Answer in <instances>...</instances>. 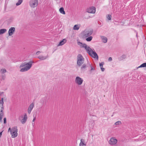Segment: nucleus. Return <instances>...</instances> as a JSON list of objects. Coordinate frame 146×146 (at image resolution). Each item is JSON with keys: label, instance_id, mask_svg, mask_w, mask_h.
<instances>
[{"label": "nucleus", "instance_id": "f257e3e1", "mask_svg": "<svg viewBox=\"0 0 146 146\" xmlns=\"http://www.w3.org/2000/svg\"><path fill=\"white\" fill-rule=\"evenodd\" d=\"M82 47L85 48L87 53L91 57L98 60V56L97 53L95 51H93L89 46H87L86 44H84Z\"/></svg>", "mask_w": 146, "mask_h": 146}, {"label": "nucleus", "instance_id": "f03ea898", "mask_svg": "<svg viewBox=\"0 0 146 146\" xmlns=\"http://www.w3.org/2000/svg\"><path fill=\"white\" fill-rule=\"evenodd\" d=\"M84 58L81 54H79L77 57V65L79 66H80L83 63Z\"/></svg>", "mask_w": 146, "mask_h": 146}, {"label": "nucleus", "instance_id": "7ed1b4c3", "mask_svg": "<svg viewBox=\"0 0 146 146\" xmlns=\"http://www.w3.org/2000/svg\"><path fill=\"white\" fill-rule=\"evenodd\" d=\"M29 3L31 7L34 8L37 6L38 1V0H30Z\"/></svg>", "mask_w": 146, "mask_h": 146}, {"label": "nucleus", "instance_id": "20e7f679", "mask_svg": "<svg viewBox=\"0 0 146 146\" xmlns=\"http://www.w3.org/2000/svg\"><path fill=\"white\" fill-rule=\"evenodd\" d=\"M76 83L78 85H81L83 82V80L79 76L76 77L75 80Z\"/></svg>", "mask_w": 146, "mask_h": 146}, {"label": "nucleus", "instance_id": "39448f33", "mask_svg": "<svg viewBox=\"0 0 146 146\" xmlns=\"http://www.w3.org/2000/svg\"><path fill=\"white\" fill-rule=\"evenodd\" d=\"M93 32V30L92 29L85 31L84 36L86 37H88L91 35L92 34Z\"/></svg>", "mask_w": 146, "mask_h": 146}, {"label": "nucleus", "instance_id": "423d86ee", "mask_svg": "<svg viewBox=\"0 0 146 146\" xmlns=\"http://www.w3.org/2000/svg\"><path fill=\"white\" fill-rule=\"evenodd\" d=\"M34 62L32 61H30L28 63L25 62L23 63H22L20 66V68L23 67H25L27 66H29V65H31L32 66V64L34 63Z\"/></svg>", "mask_w": 146, "mask_h": 146}, {"label": "nucleus", "instance_id": "0eeeda50", "mask_svg": "<svg viewBox=\"0 0 146 146\" xmlns=\"http://www.w3.org/2000/svg\"><path fill=\"white\" fill-rule=\"evenodd\" d=\"M32 66L31 65H29V66H26L25 67L21 68L20 70V71L21 72H24L27 71L30 69Z\"/></svg>", "mask_w": 146, "mask_h": 146}, {"label": "nucleus", "instance_id": "6e6552de", "mask_svg": "<svg viewBox=\"0 0 146 146\" xmlns=\"http://www.w3.org/2000/svg\"><path fill=\"white\" fill-rule=\"evenodd\" d=\"M87 12L88 13H94L96 12V8L94 7H92L87 9Z\"/></svg>", "mask_w": 146, "mask_h": 146}, {"label": "nucleus", "instance_id": "1a4fd4ad", "mask_svg": "<svg viewBox=\"0 0 146 146\" xmlns=\"http://www.w3.org/2000/svg\"><path fill=\"white\" fill-rule=\"evenodd\" d=\"M117 142V140L114 137H111L109 141V143L110 145H115Z\"/></svg>", "mask_w": 146, "mask_h": 146}, {"label": "nucleus", "instance_id": "9d476101", "mask_svg": "<svg viewBox=\"0 0 146 146\" xmlns=\"http://www.w3.org/2000/svg\"><path fill=\"white\" fill-rule=\"evenodd\" d=\"M15 30V28L14 27L10 28L8 31L9 35L11 36L13 34Z\"/></svg>", "mask_w": 146, "mask_h": 146}, {"label": "nucleus", "instance_id": "9b49d317", "mask_svg": "<svg viewBox=\"0 0 146 146\" xmlns=\"http://www.w3.org/2000/svg\"><path fill=\"white\" fill-rule=\"evenodd\" d=\"M34 103L33 102L31 103L29 106L28 109V112L29 114L30 113L31 110L33 109V107H34Z\"/></svg>", "mask_w": 146, "mask_h": 146}, {"label": "nucleus", "instance_id": "f8f14e48", "mask_svg": "<svg viewBox=\"0 0 146 146\" xmlns=\"http://www.w3.org/2000/svg\"><path fill=\"white\" fill-rule=\"evenodd\" d=\"M14 132H11L10 133L11 134V137L12 138H15L17 137L18 135V130H14Z\"/></svg>", "mask_w": 146, "mask_h": 146}, {"label": "nucleus", "instance_id": "ddd939ff", "mask_svg": "<svg viewBox=\"0 0 146 146\" xmlns=\"http://www.w3.org/2000/svg\"><path fill=\"white\" fill-rule=\"evenodd\" d=\"M27 114L25 113L24 115L23 118L21 121V123L22 124L25 123L26 122L27 119Z\"/></svg>", "mask_w": 146, "mask_h": 146}, {"label": "nucleus", "instance_id": "4468645a", "mask_svg": "<svg viewBox=\"0 0 146 146\" xmlns=\"http://www.w3.org/2000/svg\"><path fill=\"white\" fill-rule=\"evenodd\" d=\"M66 42V40L64 38L61 40L59 42L58 46H61L64 44Z\"/></svg>", "mask_w": 146, "mask_h": 146}, {"label": "nucleus", "instance_id": "2eb2a0df", "mask_svg": "<svg viewBox=\"0 0 146 146\" xmlns=\"http://www.w3.org/2000/svg\"><path fill=\"white\" fill-rule=\"evenodd\" d=\"M81 142L80 144V146H86V143L84 142V139H81L80 140Z\"/></svg>", "mask_w": 146, "mask_h": 146}, {"label": "nucleus", "instance_id": "dca6fc26", "mask_svg": "<svg viewBox=\"0 0 146 146\" xmlns=\"http://www.w3.org/2000/svg\"><path fill=\"white\" fill-rule=\"evenodd\" d=\"M101 38L103 42L104 43H105L107 42L108 39L106 37L104 36H101Z\"/></svg>", "mask_w": 146, "mask_h": 146}, {"label": "nucleus", "instance_id": "f3484780", "mask_svg": "<svg viewBox=\"0 0 146 146\" xmlns=\"http://www.w3.org/2000/svg\"><path fill=\"white\" fill-rule=\"evenodd\" d=\"M48 57L47 56H40L38 57V58L40 60H43L46 59Z\"/></svg>", "mask_w": 146, "mask_h": 146}, {"label": "nucleus", "instance_id": "a211bd4d", "mask_svg": "<svg viewBox=\"0 0 146 146\" xmlns=\"http://www.w3.org/2000/svg\"><path fill=\"white\" fill-rule=\"evenodd\" d=\"M60 12L62 14L65 15V12L64 10V8L63 7H61L59 10Z\"/></svg>", "mask_w": 146, "mask_h": 146}, {"label": "nucleus", "instance_id": "6ab92c4d", "mask_svg": "<svg viewBox=\"0 0 146 146\" xmlns=\"http://www.w3.org/2000/svg\"><path fill=\"white\" fill-rule=\"evenodd\" d=\"M7 31V30L5 29H0V35L3 34L5 33Z\"/></svg>", "mask_w": 146, "mask_h": 146}, {"label": "nucleus", "instance_id": "aec40b11", "mask_svg": "<svg viewBox=\"0 0 146 146\" xmlns=\"http://www.w3.org/2000/svg\"><path fill=\"white\" fill-rule=\"evenodd\" d=\"M4 104L3 98H2L0 101V107H3V104Z\"/></svg>", "mask_w": 146, "mask_h": 146}, {"label": "nucleus", "instance_id": "412c9836", "mask_svg": "<svg viewBox=\"0 0 146 146\" xmlns=\"http://www.w3.org/2000/svg\"><path fill=\"white\" fill-rule=\"evenodd\" d=\"M86 67V65L85 64H84L81 67V69L82 71L84 72V69H85Z\"/></svg>", "mask_w": 146, "mask_h": 146}, {"label": "nucleus", "instance_id": "4be33fe9", "mask_svg": "<svg viewBox=\"0 0 146 146\" xmlns=\"http://www.w3.org/2000/svg\"><path fill=\"white\" fill-rule=\"evenodd\" d=\"M18 130L17 127L16 126H14L12 128L11 130V132H14L15 131L14 130Z\"/></svg>", "mask_w": 146, "mask_h": 146}, {"label": "nucleus", "instance_id": "5701e85b", "mask_svg": "<svg viewBox=\"0 0 146 146\" xmlns=\"http://www.w3.org/2000/svg\"><path fill=\"white\" fill-rule=\"evenodd\" d=\"M92 39V36H89L88 38H87L86 40L87 41L89 42L91 41Z\"/></svg>", "mask_w": 146, "mask_h": 146}, {"label": "nucleus", "instance_id": "b1692460", "mask_svg": "<svg viewBox=\"0 0 146 146\" xmlns=\"http://www.w3.org/2000/svg\"><path fill=\"white\" fill-rule=\"evenodd\" d=\"M79 27L77 25H74L73 27V29L75 30H78L79 29Z\"/></svg>", "mask_w": 146, "mask_h": 146}, {"label": "nucleus", "instance_id": "393cba45", "mask_svg": "<svg viewBox=\"0 0 146 146\" xmlns=\"http://www.w3.org/2000/svg\"><path fill=\"white\" fill-rule=\"evenodd\" d=\"M4 115V113H0V121L2 122V119Z\"/></svg>", "mask_w": 146, "mask_h": 146}, {"label": "nucleus", "instance_id": "a878e982", "mask_svg": "<svg viewBox=\"0 0 146 146\" xmlns=\"http://www.w3.org/2000/svg\"><path fill=\"white\" fill-rule=\"evenodd\" d=\"M22 1V0H19L18 2L16 3V5L17 6H18L19 5L21 4Z\"/></svg>", "mask_w": 146, "mask_h": 146}, {"label": "nucleus", "instance_id": "bb28decb", "mask_svg": "<svg viewBox=\"0 0 146 146\" xmlns=\"http://www.w3.org/2000/svg\"><path fill=\"white\" fill-rule=\"evenodd\" d=\"M111 15L108 14L106 16V18L108 20H111Z\"/></svg>", "mask_w": 146, "mask_h": 146}, {"label": "nucleus", "instance_id": "cd10ccee", "mask_svg": "<svg viewBox=\"0 0 146 146\" xmlns=\"http://www.w3.org/2000/svg\"><path fill=\"white\" fill-rule=\"evenodd\" d=\"M126 58V56L125 55H122L120 58H119V60H122L123 58Z\"/></svg>", "mask_w": 146, "mask_h": 146}, {"label": "nucleus", "instance_id": "c85d7f7f", "mask_svg": "<svg viewBox=\"0 0 146 146\" xmlns=\"http://www.w3.org/2000/svg\"><path fill=\"white\" fill-rule=\"evenodd\" d=\"M120 124H121V122L120 121H118L115 123V124L116 125H119Z\"/></svg>", "mask_w": 146, "mask_h": 146}, {"label": "nucleus", "instance_id": "c756f323", "mask_svg": "<svg viewBox=\"0 0 146 146\" xmlns=\"http://www.w3.org/2000/svg\"><path fill=\"white\" fill-rule=\"evenodd\" d=\"M0 71L2 74H4L6 72V70L5 69H2Z\"/></svg>", "mask_w": 146, "mask_h": 146}, {"label": "nucleus", "instance_id": "7c9ffc66", "mask_svg": "<svg viewBox=\"0 0 146 146\" xmlns=\"http://www.w3.org/2000/svg\"><path fill=\"white\" fill-rule=\"evenodd\" d=\"M104 64V62H102L101 63H100L99 64V65L100 68L102 67L103 66V65Z\"/></svg>", "mask_w": 146, "mask_h": 146}, {"label": "nucleus", "instance_id": "2f4dec72", "mask_svg": "<svg viewBox=\"0 0 146 146\" xmlns=\"http://www.w3.org/2000/svg\"><path fill=\"white\" fill-rule=\"evenodd\" d=\"M141 66H142V67H146V62L142 64Z\"/></svg>", "mask_w": 146, "mask_h": 146}, {"label": "nucleus", "instance_id": "473e14b6", "mask_svg": "<svg viewBox=\"0 0 146 146\" xmlns=\"http://www.w3.org/2000/svg\"><path fill=\"white\" fill-rule=\"evenodd\" d=\"M90 67L91 69H90V71H91L92 70H95V68L93 67V66H90Z\"/></svg>", "mask_w": 146, "mask_h": 146}, {"label": "nucleus", "instance_id": "72a5a7b5", "mask_svg": "<svg viewBox=\"0 0 146 146\" xmlns=\"http://www.w3.org/2000/svg\"><path fill=\"white\" fill-rule=\"evenodd\" d=\"M4 123V124H6L7 123L6 121V117H5L3 119Z\"/></svg>", "mask_w": 146, "mask_h": 146}, {"label": "nucleus", "instance_id": "f704fd0d", "mask_svg": "<svg viewBox=\"0 0 146 146\" xmlns=\"http://www.w3.org/2000/svg\"><path fill=\"white\" fill-rule=\"evenodd\" d=\"M33 122L34 121H35V119H36V117L34 115H33Z\"/></svg>", "mask_w": 146, "mask_h": 146}, {"label": "nucleus", "instance_id": "c9c22d12", "mask_svg": "<svg viewBox=\"0 0 146 146\" xmlns=\"http://www.w3.org/2000/svg\"><path fill=\"white\" fill-rule=\"evenodd\" d=\"M2 79L3 80H4V79H5V76L4 75V74H2Z\"/></svg>", "mask_w": 146, "mask_h": 146}, {"label": "nucleus", "instance_id": "e433bc0d", "mask_svg": "<svg viewBox=\"0 0 146 146\" xmlns=\"http://www.w3.org/2000/svg\"><path fill=\"white\" fill-rule=\"evenodd\" d=\"M101 69L102 71V72L104 71V70H105V68H103V67H101Z\"/></svg>", "mask_w": 146, "mask_h": 146}, {"label": "nucleus", "instance_id": "4c0bfd02", "mask_svg": "<svg viewBox=\"0 0 146 146\" xmlns=\"http://www.w3.org/2000/svg\"><path fill=\"white\" fill-rule=\"evenodd\" d=\"M40 52H41L40 51H37L36 53V54L37 55H38L39 54H40Z\"/></svg>", "mask_w": 146, "mask_h": 146}, {"label": "nucleus", "instance_id": "58836bf2", "mask_svg": "<svg viewBox=\"0 0 146 146\" xmlns=\"http://www.w3.org/2000/svg\"><path fill=\"white\" fill-rule=\"evenodd\" d=\"M112 60V58L111 57H110L108 58V60L110 61H111Z\"/></svg>", "mask_w": 146, "mask_h": 146}, {"label": "nucleus", "instance_id": "ea45409f", "mask_svg": "<svg viewBox=\"0 0 146 146\" xmlns=\"http://www.w3.org/2000/svg\"><path fill=\"white\" fill-rule=\"evenodd\" d=\"M4 110L3 107H1V109H0V110Z\"/></svg>", "mask_w": 146, "mask_h": 146}, {"label": "nucleus", "instance_id": "a19ab883", "mask_svg": "<svg viewBox=\"0 0 146 146\" xmlns=\"http://www.w3.org/2000/svg\"><path fill=\"white\" fill-rule=\"evenodd\" d=\"M3 132V131H1L0 132V137H1V136L2 135V133Z\"/></svg>", "mask_w": 146, "mask_h": 146}, {"label": "nucleus", "instance_id": "79ce46f5", "mask_svg": "<svg viewBox=\"0 0 146 146\" xmlns=\"http://www.w3.org/2000/svg\"><path fill=\"white\" fill-rule=\"evenodd\" d=\"M11 128L10 127H9V128L8 132L10 131V132H11Z\"/></svg>", "mask_w": 146, "mask_h": 146}, {"label": "nucleus", "instance_id": "37998d69", "mask_svg": "<svg viewBox=\"0 0 146 146\" xmlns=\"http://www.w3.org/2000/svg\"><path fill=\"white\" fill-rule=\"evenodd\" d=\"M78 45H79L80 44H82V43L80 42H78Z\"/></svg>", "mask_w": 146, "mask_h": 146}, {"label": "nucleus", "instance_id": "c03bdc74", "mask_svg": "<svg viewBox=\"0 0 146 146\" xmlns=\"http://www.w3.org/2000/svg\"><path fill=\"white\" fill-rule=\"evenodd\" d=\"M0 113H4L3 110H0Z\"/></svg>", "mask_w": 146, "mask_h": 146}, {"label": "nucleus", "instance_id": "a18cd8bd", "mask_svg": "<svg viewBox=\"0 0 146 146\" xmlns=\"http://www.w3.org/2000/svg\"><path fill=\"white\" fill-rule=\"evenodd\" d=\"M141 66V65L139 66L137 68H142V66Z\"/></svg>", "mask_w": 146, "mask_h": 146}, {"label": "nucleus", "instance_id": "49530a36", "mask_svg": "<svg viewBox=\"0 0 146 146\" xmlns=\"http://www.w3.org/2000/svg\"><path fill=\"white\" fill-rule=\"evenodd\" d=\"M3 93V92H1L0 93V95H1L2 94V93Z\"/></svg>", "mask_w": 146, "mask_h": 146}, {"label": "nucleus", "instance_id": "de8ad7c7", "mask_svg": "<svg viewBox=\"0 0 146 146\" xmlns=\"http://www.w3.org/2000/svg\"><path fill=\"white\" fill-rule=\"evenodd\" d=\"M98 23L99 24H100V23H99V22H98Z\"/></svg>", "mask_w": 146, "mask_h": 146}, {"label": "nucleus", "instance_id": "09e8293b", "mask_svg": "<svg viewBox=\"0 0 146 146\" xmlns=\"http://www.w3.org/2000/svg\"><path fill=\"white\" fill-rule=\"evenodd\" d=\"M98 23L99 24H100V23H99V22H98Z\"/></svg>", "mask_w": 146, "mask_h": 146}, {"label": "nucleus", "instance_id": "8fccbe9b", "mask_svg": "<svg viewBox=\"0 0 146 146\" xmlns=\"http://www.w3.org/2000/svg\"><path fill=\"white\" fill-rule=\"evenodd\" d=\"M19 119L20 120H21V119H20V118H19Z\"/></svg>", "mask_w": 146, "mask_h": 146}]
</instances>
